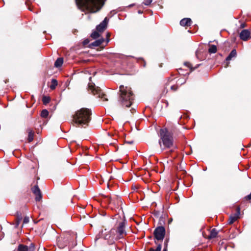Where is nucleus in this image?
Here are the masks:
<instances>
[{"instance_id":"obj_11","label":"nucleus","mask_w":251,"mask_h":251,"mask_svg":"<svg viewBox=\"0 0 251 251\" xmlns=\"http://www.w3.org/2000/svg\"><path fill=\"white\" fill-rule=\"evenodd\" d=\"M108 21L107 17H105L104 20L97 26V30L100 32H103L107 27Z\"/></svg>"},{"instance_id":"obj_41","label":"nucleus","mask_w":251,"mask_h":251,"mask_svg":"<svg viewBox=\"0 0 251 251\" xmlns=\"http://www.w3.org/2000/svg\"><path fill=\"white\" fill-rule=\"evenodd\" d=\"M167 248H168L167 247H164L163 251H168Z\"/></svg>"},{"instance_id":"obj_22","label":"nucleus","mask_w":251,"mask_h":251,"mask_svg":"<svg viewBox=\"0 0 251 251\" xmlns=\"http://www.w3.org/2000/svg\"><path fill=\"white\" fill-rule=\"evenodd\" d=\"M24 216L21 213H19L17 212V227L22 220Z\"/></svg>"},{"instance_id":"obj_12","label":"nucleus","mask_w":251,"mask_h":251,"mask_svg":"<svg viewBox=\"0 0 251 251\" xmlns=\"http://www.w3.org/2000/svg\"><path fill=\"white\" fill-rule=\"evenodd\" d=\"M104 41V39L102 38L94 41L88 45L89 48L94 49L95 47L100 46Z\"/></svg>"},{"instance_id":"obj_47","label":"nucleus","mask_w":251,"mask_h":251,"mask_svg":"<svg viewBox=\"0 0 251 251\" xmlns=\"http://www.w3.org/2000/svg\"><path fill=\"white\" fill-rule=\"evenodd\" d=\"M181 75H185V74H183V73H182V74H181Z\"/></svg>"},{"instance_id":"obj_29","label":"nucleus","mask_w":251,"mask_h":251,"mask_svg":"<svg viewBox=\"0 0 251 251\" xmlns=\"http://www.w3.org/2000/svg\"><path fill=\"white\" fill-rule=\"evenodd\" d=\"M236 213H235L234 215L236 216H237L239 218V215L240 214V208L239 206H237L236 208Z\"/></svg>"},{"instance_id":"obj_39","label":"nucleus","mask_w":251,"mask_h":251,"mask_svg":"<svg viewBox=\"0 0 251 251\" xmlns=\"http://www.w3.org/2000/svg\"><path fill=\"white\" fill-rule=\"evenodd\" d=\"M141 60L143 62V66L144 67H145L146 66V62L143 59H141Z\"/></svg>"},{"instance_id":"obj_24","label":"nucleus","mask_w":251,"mask_h":251,"mask_svg":"<svg viewBox=\"0 0 251 251\" xmlns=\"http://www.w3.org/2000/svg\"><path fill=\"white\" fill-rule=\"evenodd\" d=\"M50 98L49 97L43 96L42 98V101L44 104L46 105L50 102Z\"/></svg>"},{"instance_id":"obj_28","label":"nucleus","mask_w":251,"mask_h":251,"mask_svg":"<svg viewBox=\"0 0 251 251\" xmlns=\"http://www.w3.org/2000/svg\"><path fill=\"white\" fill-rule=\"evenodd\" d=\"M157 247L156 249H153V248H151L149 251H161L162 248V245L161 244H156Z\"/></svg>"},{"instance_id":"obj_33","label":"nucleus","mask_w":251,"mask_h":251,"mask_svg":"<svg viewBox=\"0 0 251 251\" xmlns=\"http://www.w3.org/2000/svg\"><path fill=\"white\" fill-rule=\"evenodd\" d=\"M90 41L88 39H86L85 40H84L83 42H82V44H83V45L84 46H86L87 44H88V43H89Z\"/></svg>"},{"instance_id":"obj_26","label":"nucleus","mask_w":251,"mask_h":251,"mask_svg":"<svg viewBox=\"0 0 251 251\" xmlns=\"http://www.w3.org/2000/svg\"><path fill=\"white\" fill-rule=\"evenodd\" d=\"M49 115V112L47 109H43L41 112V116L42 118H46Z\"/></svg>"},{"instance_id":"obj_51","label":"nucleus","mask_w":251,"mask_h":251,"mask_svg":"<svg viewBox=\"0 0 251 251\" xmlns=\"http://www.w3.org/2000/svg\"><path fill=\"white\" fill-rule=\"evenodd\" d=\"M149 238H151V236H150Z\"/></svg>"},{"instance_id":"obj_7","label":"nucleus","mask_w":251,"mask_h":251,"mask_svg":"<svg viewBox=\"0 0 251 251\" xmlns=\"http://www.w3.org/2000/svg\"><path fill=\"white\" fill-rule=\"evenodd\" d=\"M109 203L113 207L112 209L119 208L123 204L121 198L118 196L115 195L113 197H109Z\"/></svg>"},{"instance_id":"obj_8","label":"nucleus","mask_w":251,"mask_h":251,"mask_svg":"<svg viewBox=\"0 0 251 251\" xmlns=\"http://www.w3.org/2000/svg\"><path fill=\"white\" fill-rule=\"evenodd\" d=\"M126 222L125 221L119 222L118 226L116 230V232L118 234V238L119 239L124 237V235H126L125 231Z\"/></svg>"},{"instance_id":"obj_32","label":"nucleus","mask_w":251,"mask_h":251,"mask_svg":"<svg viewBox=\"0 0 251 251\" xmlns=\"http://www.w3.org/2000/svg\"><path fill=\"white\" fill-rule=\"evenodd\" d=\"M178 89V86L177 85H174L171 87V89L173 91H176Z\"/></svg>"},{"instance_id":"obj_16","label":"nucleus","mask_w":251,"mask_h":251,"mask_svg":"<svg viewBox=\"0 0 251 251\" xmlns=\"http://www.w3.org/2000/svg\"><path fill=\"white\" fill-rule=\"evenodd\" d=\"M237 53L235 49H233L231 50L230 53L229 54V55L227 56V57L226 58V61H229L233 57H234L236 56Z\"/></svg>"},{"instance_id":"obj_40","label":"nucleus","mask_w":251,"mask_h":251,"mask_svg":"<svg viewBox=\"0 0 251 251\" xmlns=\"http://www.w3.org/2000/svg\"><path fill=\"white\" fill-rule=\"evenodd\" d=\"M167 92H168V90H164L163 91V94H165V95H166L167 93Z\"/></svg>"},{"instance_id":"obj_21","label":"nucleus","mask_w":251,"mask_h":251,"mask_svg":"<svg viewBox=\"0 0 251 251\" xmlns=\"http://www.w3.org/2000/svg\"><path fill=\"white\" fill-rule=\"evenodd\" d=\"M58 84L57 81L55 79H51V85L50 86V88L51 90H54L55 89L56 87Z\"/></svg>"},{"instance_id":"obj_6","label":"nucleus","mask_w":251,"mask_h":251,"mask_svg":"<svg viewBox=\"0 0 251 251\" xmlns=\"http://www.w3.org/2000/svg\"><path fill=\"white\" fill-rule=\"evenodd\" d=\"M88 87L94 95H98V97L101 98L103 101H108V99L106 98V94H104L99 87L96 88L93 85L90 84H89Z\"/></svg>"},{"instance_id":"obj_43","label":"nucleus","mask_w":251,"mask_h":251,"mask_svg":"<svg viewBox=\"0 0 251 251\" xmlns=\"http://www.w3.org/2000/svg\"><path fill=\"white\" fill-rule=\"evenodd\" d=\"M165 102V103H166V104L167 106H168V105L169 103H168V101H167V100H165V102Z\"/></svg>"},{"instance_id":"obj_5","label":"nucleus","mask_w":251,"mask_h":251,"mask_svg":"<svg viewBox=\"0 0 251 251\" xmlns=\"http://www.w3.org/2000/svg\"><path fill=\"white\" fill-rule=\"evenodd\" d=\"M165 229L162 226L157 227L153 231L154 237V243L155 244H158L156 240L162 241L165 235Z\"/></svg>"},{"instance_id":"obj_49","label":"nucleus","mask_w":251,"mask_h":251,"mask_svg":"<svg viewBox=\"0 0 251 251\" xmlns=\"http://www.w3.org/2000/svg\"><path fill=\"white\" fill-rule=\"evenodd\" d=\"M169 80H172L170 78H169Z\"/></svg>"},{"instance_id":"obj_44","label":"nucleus","mask_w":251,"mask_h":251,"mask_svg":"<svg viewBox=\"0 0 251 251\" xmlns=\"http://www.w3.org/2000/svg\"><path fill=\"white\" fill-rule=\"evenodd\" d=\"M127 143L128 144H132L133 143V141L127 142Z\"/></svg>"},{"instance_id":"obj_31","label":"nucleus","mask_w":251,"mask_h":251,"mask_svg":"<svg viewBox=\"0 0 251 251\" xmlns=\"http://www.w3.org/2000/svg\"><path fill=\"white\" fill-rule=\"evenodd\" d=\"M151 2L152 0H145V1L143 2V4L146 5H149Z\"/></svg>"},{"instance_id":"obj_2","label":"nucleus","mask_w":251,"mask_h":251,"mask_svg":"<svg viewBox=\"0 0 251 251\" xmlns=\"http://www.w3.org/2000/svg\"><path fill=\"white\" fill-rule=\"evenodd\" d=\"M175 132L174 129L172 128L170 130L167 127L161 128L159 130V144L160 148H162V144L164 147V149H170L171 151L174 149L176 148V147L174 144V140L173 138V133Z\"/></svg>"},{"instance_id":"obj_34","label":"nucleus","mask_w":251,"mask_h":251,"mask_svg":"<svg viewBox=\"0 0 251 251\" xmlns=\"http://www.w3.org/2000/svg\"><path fill=\"white\" fill-rule=\"evenodd\" d=\"M245 199L246 200H251V193L249 195H248V196H246L245 197Z\"/></svg>"},{"instance_id":"obj_18","label":"nucleus","mask_w":251,"mask_h":251,"mask_svg":"<svg viewBox=\"0 0 251 251\" xmlns=\"http://www.w3.org/2000/svg\"><path fill=\"white\" fill-rule=\"evenodd\" d=\"M209 48L208 49V52L210 53H215L217 52V47L214 45L208 44Z\"/></svg>"},{"instance_id":"obj_30","label":"nucleus","mask_w":251,"mask_h":251,"mask_svg":"<svg viewBox=\"0 0 251 251\" xmlns=\"http://www.w3.org/2000/svg\"><path fill=\"white\" fill-rule=\"evenodd\" d=\"M29 251H34L35 245L33 243H31L29 247H28Z\"/></svg>"},{"instance_id":"obj_3","label":"nucleus","mask_w":251,"mask_h":251,"mask_svg":"<svg viewBox=\"0 0 251 251\" xmlns=\"http://www.w3.org/2000/svg\"><path fill=\"white\" fill-rule=\"evenodd\" d=\"M92 111L87 108H81L76 111L73 116V121L78 127H86L91 120Z\"/></svg>"},{"instance_id":"obj_45","label":"nucleus","mask_w":251,"mask_h":251,"mask_svg":"<svg viewBox=\"0 0 251 251\" xmlns=\"http://www.w3.org/2000/svg\"><path fill=\"white\" fill-rule=\"evenodd\" d=\"M138 13H143V12L140 10H138Z\"/></svg>"},{"instance_id":"obj_25","label":"nucleus","mask_w":251,"mask_h":251,"mask_svg":"<svg viewBox=\"0 0 251 251\" xmlns=\"http://www.w3.org/2000/svg\"><path fill=\"white\" fill-rule=\"evenodd\" d=\"M100 36V34L99 33L98 31H95L93 32L91 34V37L94 39H96Z\"/></svg>"},{"instance_id":"obj_4","label":"nucleus","mask_w":251,"mask_h":251,"mask_svg":"<svg viewBox=\"0 0 251 251\" xmlns=\"http://www.w3.org/2000/svg\"><path fill=\"white\" fill-rule=\"evenodd\" d=\"M118 95V100L123 106L129 107L132 104L134 96L130 87L120 85Z\"/></svg>"},{"instance_id":"obj_37","label":"nucleus","mask_w":251,"mask_h":251,"mask_svg":"<svg viewBox=\"0 0 251 251\" xmlns=\"http://www.w3.org/2000/svg\"><path fill=\"white\" fill-rule=\"evenodd\" d=\"M110 36V34L109 33H107V35H106V38H107V40H106V44L107 43H108V42L109 41V39H108L109 37Z\"/></svg>"},{"instance_id":"obj_17","label":"nucleus","mask_w":251,"mask_h":251,"mask_svg":"<svg viewBox=\"0 0 251 251\" xmlns=\"http://www.w3.org/2000/svg\"><path fill=\"white\" fill-rule=\"evenodd\" d=\"M63 63V58L62 57L58 58L54 63V66L55 67H61Z\"/></svg>"},{"instance_id":"obj_48","label":"nucleus","mask_w":251,"mask_h":251,"mask_svg":"<svg viewBox=\"0 0 251 251\" xmlns=\"http://www.w3.org/2000/svg\"><path fill=\"white\" fill-rule=\"evenodd\" d=\"M88 18L90 19L91 17L89 16L88 17Z\"/></svg>"},{"instance_id":"obj_15","label":"nucleus","mask_w":251,"mask_h":251,"mask_svg":"<svg viewBox=\"0 0 251 251\" xmlns=\"http://www.w3.org/2000/svg\"><path fill=\"white\" fill-rule=\"evenodd\" d=\"M184 64L185 66H187V67H188L189 68H190V72H193V71H194L195 69H196L197 68H198L200 65L201 64H198L196 66H195V67H193L192 64L190 63V62H185L184 63Z\"/></svg>"},{"instance_id":"obj_50","label":"nucleus","mask_w":251,"mask_h":251,"mask_svg":"<svg viewBox=\"0 0 251 251\" xmlns=\"http://www.w3.org/2000/svg\"><path fill=\"white\" fill-rule=\"evenodd\" d=\"M0 234H1V233L0 232ZM1 239V236L0 237V240Z\"/></svg>"},{"instance_id":"obj_20","label":"nucleus","mask_w":251,"mask_h":251,"mask_svg":"<svg viewBox=\"0 0 251 251\" xmlns=\"http://www.w3.org/2000/svg\"><path fill=\"white\" fill-rule=\"evenodd\" d=\"M17 251H29L28 246L23 244H20L17 249Z\"/></svg>"},{"instance_id":"obj_13","label":"nucleus","mask_w":251,"mask_h":251,"mask_svg":"<svg viewBox=\"0 0 251 251\" xmlns=\"http://www.w3.org/2000/svg\"><path fill=\"white\" fill-rule=\"evenodd\" d=\"M192 20L190 18H184L180 21V25L182 26H190L192 24Z\"/></svg>"},{"instance_id":"obj_35","label":"nucleus","mask_w":251,"mask_h":251,"mask_svg":"<svg viewBox=\"0 0 251 251\" xmlns=\"http://www.w3.org/2000/svg\"><path fill=\"white\" fill-rule=\"evenodd\" d=\"M169 242V239L166 238L164 241V247H168V243Z\"/></svg>"},{"instance_id":"obj_46","label":"nucleus","mask_w":251,"mask_h":251,"mask_svg":"<svg viewBox=\"0 0 251 251\" xmlns=\"http://www.w3.org/2000/svg\"><path fill=\"white\" fill-rule=\"evenodd\" d=\"M28 9H29V10H30V11H31V10H32V9H31L30 7H29V8H28Z\"/></svg>"},{"instance_id":"obj_14","label":"nucleus","mask_w":251,"mask_h":251,"mask_svg":"<svg viewBox=\"0 0 251 251\" xmlns=\"http://www.w3.org/2000/svg\"><path fill=\"white\" fill-rule=\"evenodd\" d=\"M218 234V231L215 228H213L210 231V234L208 236V239H211L217 237Z\"/></svg>"},{"instance_id":"obj_27","label":"nucleus","mask_w":251,"mask_h":251,"mask_svg":"<svg viewBox=\"0 0 251 251\" xmlns=\"http://www.w3.org/2000/svg\"><path fill=\"white\" fill-rule=\"evenodd\" d=\"M23 218L24 219H23V224L21 227V229H22L24 225L27 224L29 222V217L28 216H24Z\"/></svg>"},{"instance_id":"obj_36","label":"nucleus","mask_w":251,"mask_h":251,"mask_svg":"<svg viewBox=\"0 0 251 251\" xmlns=\"http://www.w3.org/2000/svg\"><path fill=\"white\" fill-rule=\"evenodd\" d=\"M246 26H247L246 24L245 23H243L241 24L240 27L242 28H243L245 27Z\"/></svg>"},{"instance_id":"obj_38","label":"nucleus","mask_w":251,"mask_h":251,"mask_svg":"<svg viewBox=\"0 0 251 251\" xmlns=\"http://www.w3.org/2000/svg\"><path fill=\"white\" fill-rule=\"evenodd\" d=\"M109 197H109V196L105 197V198H106V199H107V200H106V202H107L108 204H110V203H109Z\"/></svg>"},{"instance_id":"obj_23","label":"nucleus","mask_w":251,"mask_h":251,"mask_svg":"<svg viewBox=\"0 0 251 251\" xmlns=\"http://www.w3.org/2000/svg\"><path fill=\"white\" fill-rule=\"evenodd\" d=\"M239 218L235 215L230 216L228 219V224L231 225L235 222Z\"/></svg>"},{"instance_id":"obj_42","label":"nucleus","mask_w":251,"mask_h":251,"mask_svg":"<svg viewBox=\"0 0 251 251\" xmlns=\"http://www.w3.org/2000/svg\"><path fill=\"white\" fill-rule=\"evenodd\" d=\"M134 5H135V4H134V3H133V4H130V5L128 6V7H132V6H134Z\"/></svg>"},{"instance_id":"obj_10","label":"nucleus","mask_w":251,"mask_h":251,"mask_svg":"<svg viewBox=\"0 0 251 251\" xmlns=\"http://www.w3.org/2000/svg\"><path fill=\"white\" fill-rule=\"evenodd\" d=\"M239 37L243 41H248L251 38V32L248 29H243L240 33Z\"/></svg>"},{"instance_id":"obj_9","label":"nucleus","mask_w":251,"mask_h":251,"mask_svg":"<svg viewBox=\"0 0 251 251\" xmlns=\"http://www.w3.org/2000/svg\"><path fill=\"white\" fill-rule=\"evenodd\" d=\"M32 192L35 196V200L36 201H40L42 199V194L40 189L37 184L31 188Z\"/></svg>"},{"instance_id":"obj_19","label":"nucleus","mask_w":251,"mask_h":251,"mask_svg":"<svg viewBox=\"0 0 251 251\" xmlns=\"http://www.w3.org/2000/svg\"><path fill=\"white\" fill-rule=\"evenodd\" d=\"M28 134L27 140L29 142H31L33 140L34 132L31 129H28Z\"/></svg>"},{"instance_id":"obj_1","label":"nucleus","mask_w":251,"mask_h":251,"mask_svg":"<svg viewBox=\"0 0 251 251\" xmlns=\"http://www.w3.org/2000/svg\"><path fill=\"white\" fill-rule=\"evenodd\" d=\"M105 0H75L77 8L85 13H95L100 11Z\"/></svg>"}]
</instances>
